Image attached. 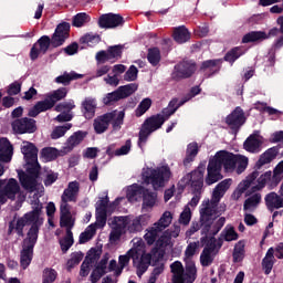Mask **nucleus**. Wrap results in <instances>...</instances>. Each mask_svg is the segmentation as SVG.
Returning a JSON list of instances; mask_svg holds the SVG:
<instances>
[{"label":"nucleus","instance_id":"1","mask_svg":"<svg viewBox=\"0 0 283 283\" xmlns=\"http://www.w3.org/2000/svg\"><path fill=\"white\" fill-rule=\"evenodd\" d=\"M42 213L43 203L36 199L33 202L32 211H29L24 213L23 217H20L17 220L13 219L9 222L8 235L17 233L18 238H24L25 233H23V229L31 226L27 233V238L39 240V231H41V227H43Z\"/></svg>","mask_w":283,"mask_h":283},{"label":"nucleus","instance_id":"2","mask_svg":"<svg viewBox=\"0 0 283 283\" xmlns=\"http://www.w3.org/2000/svg\"><path fill=\"white\" fill-rule=\"evenodd\" d=\"M125 123V109L112 111L109 113L97 116L93 122L95 134H105L109 129V124L115 132H118Z\"/></svg>","mask_w":283,"mask_h":283},{"label":"nucleus","instance_id":"3","mask_svg":"<svg viewBox=\"0 0 283 283\" xmlns=\"http://www.w3.org/2000/svg\"><path fill=\"white\" fill-rule=\"evenodd\" d=\"M142 178L144 185H151L155 191L163 189L167 181L171 178V168L169 166H161L159 168H147L143 174Z\"/></svg>","mask_w":283,"mask_h":283},{"label":"nucleus","instance_id":"4","mask_svg":"<svg viewBox=\"0 0 283 283\" xmlns=\"http://www.w3.org/2000/svg\"><path fill=\"white\" fill-rule=\"evenodd\" d=\"M199 213H200L199 222L193 221L191 223L190 229L187 231V235H193V233L200 231V229H201V235H209V232L211 231V224H213V221L218 220L220 216L218 214V212H216L214 209L207 207L203 203Z\"/></svg>","mask_w":283,"mask_h":283},{"label":"nucleus","instance_id":"5","mask_svg":"<svg viewBox=\"0 0 283 283\" xmlns=\"http://www.w3.org/2000/svg\"><path fill=\"white\" fill-rule=\"evenodd\" d=\"M167 123V118L163 116V114L153 115L144 120L138 134L137 145L140 149H143V145L147 144L149 136L154 134V132H158Z\"/></svg>","mask_w":283,"mask_h":283},{"label":"nucleus","instance_id":"6","mask_svg":"<svg viewBox=\"0 0 283 283\" xmlns=\"http://www.w3.org/2000/svg\"><path fill=\"white\" fill-rule=\"evenodd\" d=\"M137 90L138 85L134 83L119 86L117 90L107 93L103 97V103L107 107H112L114 103H118V101H123L124 98H129V96H132V94H134Z\"/></svg>","mask_w":283,"mask_h":283},{"label":"nucleus","instance_id":"7","mask_svg":"<svg viewBox=\"0 0 283 283\" xmlns=\"http://www.w3.org/2000/svg\"><path fill=\"white\" fill-rule=\"evenodd\" d=\"M197 65L193 60H184L174 66L171 73L172 81H185V78H191L196 74Z\"/></svg>","mask_w":283,"mask_h":283},{"label":"nucleus","instance_id":"8","mask_svg":"<svg viewBox=\"0 0 283 283\" xmlns=\"http://www.w3.org/2000/svg\"><path fill=\"white\" fill-rule=\"evenodd\" d=\"M205 165H200L197 169L192 170L190 174H187L181 179V182L185 184V187L190 185L191 190L202 191V188L205 187Z\"/></svg>","mask_w":283,"mask_h":283},{"label":"nucleus","instance_id":"9","mask_svg":"<svg viewBox=\"0 0 283 283\" xmlns=\"http://www.w3.org/2000/svg\"><path fill=\"white\" fill-rule=\"evenodd\" d=\"M39 239H32L25 237L22 241V250L20 251V266L25 271L30 264H32V260L34 258V247H36V242Z\"/></svg>","mask_w":283,"mask_h":283},{"label":"nucleus","instance_id":"10","mask_svg":"<svg viewBox=\"0 0 283 283\" xmlns=\"http://www.w3.org/2000/svg\"><path fill=\"white\" fill-rule=\"evenodd\" d=\"M21 191V186H19V181L14 178H10L6 184V180L0 179V202L1 205H6L9 200H14L17 198V193Z\"/></svg>","mask_w":283,"mask_h":283},{"label":"nucleus","instance_id":"11","mask_svg":"<svg viewBox=\"0 0 283 283\" xmlns=\"http://www.w3.org/2000/svg\"><path fill=\"white\" fill-rule=\"evenodd\" d=\"M21 154H23L24 167L41 168V164H39V148L33 143L23 142Z\"/></svg>","mask_w":283,"mask_h":283},{"label":"nucleus","instance_id":"12","mask_svg":"<svg viewBox=\"0 0 283 283\" xmlns=\"http://www.w3.org/2000/svg\"><path fill=\"white\" fill-rule=\"evenodd\" d=\"M212 160L217 163L221 169L223 167L224 171H234L235 167H238V155L229 150L217 151Z\"/></svg>","mask_w":283,"mask_h":283},{"label":"nucleus","instance_id":"13","mask_svg":"<svg viewBox=\"0 0 283 283\" xmlns=\"http://www.w3.org/2000/svg\"><path fill=\"white\" fill-rule=\"evenodd\" d=\"M24 169L27 174L24 171L18 172L20 184L27 191H34V189H36V178H39L41 174V168L24 167Z\"/></svg>","mask_w":283,"mask_h":283},{"label":"nucleus","instance_id":"14","mask_svg":"<svg viewBox=\"0 0 283 283\" xmlns=\"http://www.w3.org/2000/svg\"><path fill=\"white\" fill-rule=\"evenodd\" d=\"M115 222L119 229H127L129 233H138V231H143V224H145V216L136 217L132 219V217H117L115 218Z\"/></svg>","mask_w":283,"mask_h":283},{"label":"nucleus","instance_id":"15","mask_svg":"<svg viewBox=\"0 0 283 283\" xmlns=\"http://www.w3.org/2000/svg\"><path fill=\"white\" fill-rule=\"evenodd\" d=\"M231 179H224L221 182H219L213 192H212V199L211 201H206L203 202V205L206 207H209L210 209L214 210V213H218V202H220V199H222L224 197V193H227V191H229V188L231 187Z\"/></svg>","mask_w":283,"mask_h":283},{"label":"nucleus","instance_id":"16","mask_svg":"<svg viewBox=\"0 0 283 283\" xmlns=\"http://www.w3.org/2000/svg\"><path fill=\"white\" fill-rule=\"evenodd\" d=\"M97 25L101 30L123 28L125 25V18L118 13H104L98 18Z\"/></svg>","mask_w":283,"mask_h":283},{"label":"nucleus","instance_id":"17","mask_svg":"<svg viewBox=\"0 0 283 283\" xmlns=\"http://www.w3.org/2000/svg\"><path fill=\"white\" fill-rule=\"evenodd\" d=\"M244 123H247V116L244 115V109L240 106H237L231 114L226 117V124L234 134L240 132Z\"/></svg>","mask_w":283,"mask_h":283},{"label":"nucleus","instance_id":"18","mask_svg":"<svg viewBox=\"0 0 283 283\" xmlns=\"http://www.w3.org/2000/svg\"><path fill=\"white\" fill-rule=\"evenodd\" d=\"M14 134H34L36 120L29 117H21L11 123Z\"/></svg>","mask_w":283,"mask_h":283},{"label":"nucleus","instance_id":"19","mask_svg":"<svg viewBox=\"0 0 283 283\" xmlns=\"http://www.w3.org/2000/svg\"><path fill=\"white\" fill-rule=\"evenodd\" d=\"M72 25L69 22H61L56 25L52 36V48H61L65 44V40L70 39V30Z\"/></svg>","mask_w":283,"mask_h":283},{"label":"nucleus","instance_id":"20","mask_svg":"<svg viewBox=\"0 0 283 283\" xmlns=\"http://www.w3.org/2000/svg\"><path fill=\"white\" fill-rule=\"evenodd\" d=\"M52 48V36L42 35L31 48L30 59L31 61H36L40 54H48V50Z\"/></svg>","mask_w":283,"mask_h":283},{"label":"nucleus","instance_id":"21","mask_svg":"<svg viewBox=\"0 0 283 283\" xmlns=\"http://www.w3.org/2000/svg\"><path fill=\"white\" fill-rule=\"evenodd\" d=\"M109 205V197H102L95 205L96 224L101 229L107 224V207Z\"/></svg>","mask_w":283,"mask_h":283},{"label":"nucleus","instance_id":"22","mask_svg":"<svg viewBox=\"0 0 283 283\" xmlns=\"http://www.w3.org/2000/svg\"><path fill=\"white\" fill-rule=\"evenodd\" d=\"M222 168L218 165V161L210 159L207 167L206 185L211 186L222 180Z\"/></svg>","mask_w":283,"mask_h":283},{"label":"nucleus","instance_id":"23","mask_svg":"<svg viewBox=\"0 0 283 283\" xmlns=\"http://www.w3.org/2000/svg\"><path fill=\"white\" fill-rule=\"evenodd\" d=\"M282 146H273L265 150L259 158V160L255 164V171H260L264 165H269L270 163H273L275 158H277V155L280 154V149Z\"/></svg>","mask_w":283,"mask_h":283},{"label":"nucleus","instance_id":"24","mask_svg":"<svg viewBox=\"0 0 283 283\" xmlns=\"http://www.w3.org/2000/svg\"><path fill=\"white\" fill-rule=\"evenodd\" d=\"M56 104H54V101L50 97V95H46L43 101H39L35 103V105L30 108L28 116L31 118H36L39 114H42V112H49V109H52Z\"/></svg>","mask_w":283,"mask_h":283},{"label":"nucleus","instance_id":"25","mask_svg":"<svg viewBox=\"0 0 283 283\" xmlns=\"http://www.w3.org/2000/svg\"><path fill=\"white\" fill-rule=\"evenodd\" d=\"M78 191H81L78 181L69 182L67 188L64 189L61 196V202H76L78 200Z\"/></svg>","mask_w":283,"mask_h":283},{"label":"nucleus","instance_id":"26","mask_svg":"<svg viewBox=\"0 0 283 283\" xmlns=\"http://www.w3.org/2000/svg\"><path fill=\"white\" fill-rule=\"evenodd\" d=\"M200 70L201 72H205V76H207V78H211V76H216V74H219L220 70H222V60L203 61Z\"/></svg>","mask_w":283,"mask_h":283},{"label":"nucleus","instance_id":"27","mask_svg":"<svg viewBox=\"0 0 283 283\" xmlns=\"http://www.w3.org/2000/svg\"><path fill=\"white\" fill-rule=\"evenodd\" d=\"M14 156V147L6 137L0 138V163H10Z\"/></svg>","mask_w":283,"mask_h":283},{"label":"nucleus","instance_id":"28","mask_svg":"<svg viewBox=\"0 0 283 283\" xmlns=\"http://www.w3.org/2000/svg\"><path fill=\"white\" fill-rule=\"evenodd\" d=\"M96 98L85 97L82 102V114L86 118V120H92L94 116H96Z\"/></svg>","mask_w":283,"mask_h":283},{"label":"nucleus","instance_id":"29","mask_svg":"<svg viewBox=\"0 0 283 283\" xmlns=\"http://www.w3.org/2000/svg\"><path fill=\"white\" fill-rule=\"evenodd\" d=\"M172 39L176 43L182 45V43L191 41V32H189V29L185 25L176 27L172 32Z\"/></svg>","mask_w":283,"mask_h":283},{"label":"nucleus","instance_id":"30","mask_svg":"<svg viewBox=\"0 0 283 283\" xmlns=\"http://www.w3.org/2000/svg\"><path fill=\"white\" fill-rule=\"evenodd\" d=\"M198 279V269L196 262L187 261L186 271L182 274V283H193Z\"/></svg>","mask_w":283,"mask_h":283},{"label":"nucleus","instance_id":"31","mask_svg":"<svg viewBox=\"0 0 283 283\" xmlns=\"http://www.w3.org/2000/svg\"><path fill=\"white\" fill-rule=\"evenodd\" d=\"M260 176V171L254 170L252 174H250L243 182L239 185V189L234 191V196H237V200H239L242 197V193L258 180V177Z\"/></svg>","mask_w":283,"mask_h":283},{"label":"nucleus","instance_id":"32","mask_svg":"<svg viewBox=\"0 0 283 283\" xmlns=\"http://www.w3.org/2000/svg\"><path fill=\"white\" fill-rule=\"evenodd\" d=\"M274 264H275V249L269 248L261 263L265 275H271V271H273Z\"/></svg>","mask_w":283,"mask_h":283},{"label":"nucleus","instance_id":"33","mask_svg":"<svg viewBox=\"0 0 283 283\" xmlns=\"http://www.w3.org/2000/svg\"><path fill=\"white\" fill-rule=\"evenodd\" d=\"M143 196V203L142 209L147 211V209H154L156 206V200H158V193L151 192L149 189H144Z\"/></svg>","mask_w":283,"mask_h":283},{"label":"nucleus","instance_id":"34","mask_svg":"<svg viewBox=\"0 0 283 283\" xmlns=\"http://www.w3.org/2000/svg\"><path fill=\"white\" fill-rule=\"evenodd\" d=\"M170 273H172V283H182V275L185 274V266L182 265V262H172L170 264Z\"/></svg>","mask_w":283,"mask_h":283},{"label":"nucleus","instance_id":"35","mask_svg":"<svg viewBox=\"0 0 283 283\" xmlns=\"http://www.w3.org/2000/svg\"><path fill=\"white\" fill-rule=\"evenodd\" d=\"M243 147L245 151L256 154V151H260V147H262V140H260L256 135H250L243 143Z\"/></svg>","mask_w":283,"mask_h":283},{"label":"nucleus","instance_id":"36","mask_svg":"<svg viewBox=\"0 0 283 283\" xmlns=\"http://www.w3.org/2000/svg\"><path fill=\"white\" fill-rule=\"evenodd\" d=\"M86 136H87V132H83V130L75 132L73 135H71L67 138V140H66V149L69 151H72V149H74V147H77V145L82 140H85Z\"/></svg>","mask_w":283,"mask_h":283},{"label":"nucleus","instance_id":"37","mask_svg":"<svg viewBox=\"0 0 283 283\" xmlns=\"http://www.w3.org/2000/svg\"><path fill=\"white\" fill-rule=\"evenodd\" d=\"M245 51L242 46H234L230 51H228L223 57V61L233 65L240 59V56H244Z\"/></svg>","mask_w":283,"mask_h":283},{"label":"nucleus","instance_id":"38","mask_svg":"<svg viewBox=\"0 0 283 283\" xmlns=\"http://www.w3.org/2000/svg\"><path fill=\"white\" fill-rule=\"evenodd\" d=\"M265 205L268 209H282L283 199L275 192H270L265 196Z\"/></svg>","mask_w":283,"mask_h":283},{"label":"nucleus","instance_id":"39","mask_svg":"<svg viewBox=\"0 0 283 283\" xmlns=\"http://www.w3.org/2000/svg\"><path fill=\"white\" fill-rule=\"evenodd\" d=\"M269 36L264 31H251L243 35L242 43H255L258 41H266Z\"/></svg>","mask_w":283,"mask_h":283},{"label":"nucleus","instance_id":"40","mask_svg":"<svg viewBox=\"0 0 283 283\" xmlns=\"http://www.w3.org/2000/svg\"><path fill=\"white\" fill-rule=\"evenodd\" d=\"M78 78H83V75L75 72H64L63 75L55 77V83H57L59 85L67 86L70 85V83H72V81H78Z\"/></svg>","mask_w":283,"mask_h":283},{"label":"nucleus","instance_id":"41","mask_svg":"<svg viewBox=\"0 0 283 283\" xmlns=\"http://www.w3.org/2000/svg\"><path fill=\"white\" fill-rule=\"evenodd\" d=\"M130 259L133 260L134 266H136V260H138V251H136V249H130L127 251L126 254L119 255V266H122V269H125L126 265L129 264Z\"/></svg>","mask_w":283,"mask_h":283},{"label":"nucleus","instance_id":"42","mask_svg":"<svg viewBox=\"0 0 283 283\" xmlns=\"http://www.w3.org/2000/svg\"><path fill=\"white\" fill-rule=\"evenodd\" d=\"M197 156H198V143L189 144L186 150V157L184 159L185 167H187L189 163H193Z\"/></svg>","mask_w":283,"mask_h":283},{"label":"nucleus","instance_id":"43","mask_svg":"<svg viewBox=\"0 0 283 283\" xmlns=\"http://www.w3.org/2000/svg\"><path fill=\"white\" fill-rule=\"evenodd\" d=\"M73 244H74V233H72V230H66V235L62 240H60L61 251L63 253H67V251L72 249Z\"/></svg>","mask_w":283,"mask_h":283},{"label":"nucleus","instance_id":"44","mask_svg":"<svg viewBox=\"0 0 283 283\" xmlns=\"http://www.w3.org/2000/svg\"><path fill=\"white\" fill-rule=\"evenodd\" d=\"M244 240H240L238 243H235L233 252H232V258H233V262L238 263V262H242V260H244Z\"/></svg>","mask_w":283,"mask_h":283},{"label":"nucleus","instance_id":"45","mask_svg":"<svg viewBox=\"0 0 283 283\" xmlns=\"http://www.w3.org/2000/svg\"><path fill=\"white\" fill-rule=\"evenodd\" d=\"M163 56L160 55V49L158 48H151L148 49V54H147V61L153 65V67H156L157 65L160 64Z\"/></svg>","mask_w":283,"mask_h":283},{"label":"nucleus","instance_id":"46","mask_svg":"<svg viewBox=\"0 0 283 283\" xmlns=\"http://www.w3.org/2000/svg\"><path fill=\"white\" fill-rule=\"evenodd\" d=\"M40 158H43L46 163H52L59 158V149L52 147H45L40 153Z\"/></svg>","mask_w":283,"mask_h":283},{"label":"nucleus","instance_id":"47","mask_svg":"<svg viewBox=\"0 0 283 283\" xmlns=\"http://www.w3.org/2000/svg\"><path fill=\"white\" fill-rule=\"evenodd\" d=\"M171 220H172L171 212L166 211L164 212L161 218L158 220V222L154 224V227H156L158 231L163 232L167 229V227H169V224H171Z\"/></svg>","mask_w":283,"mask_h":283},{"label":"nucleus","instance_id":"48","mask_svg":"<svg viewBox=\"0 0 283 283\" xmlns=\"http://www.w3.org/2000/svg\"><path fill=\"white\" fill-rule=\"evenodd\" d=\"M271 176H272L271 170L261 175L260 178L258 179V185H255L251 188V193H255V191H262V189H264V187H266V182H269V180H271Z\"/></svg>","mask_w":283,"mask_h":283},{"label":"nucleus","instance_id":"49","mask_svg":"<svg viewBox=\"0 0 283 283\" xmlns=\"http://www.w3.org/2000/svg\"><path fill=\"white\" fill-rule=\"evenodd\" d=\"M90 21H92L90 14L81 12L73 17L72 25L73 28H83V25H85V23H90Z\"/></svg>","mask_w":283,"mask_h":283},{"label":"nucleus","instance_id":"50","mask_svg":"<svg viewBox=\"0 0 283 283\" xmlns=\"http://www.w3.org/2000/svg\"><path fill=\"white\" fill-rule=\"evenodd\" d=\"M151 107V98L146 97L144 98L139 105L137 106V108L135 109V116L137 118H140V116L145 115L147 112H149Z\"/></svg>","mask_w":283,"mask_h":283},{"label":"nucleus","instance_id":"51","mask_svg":"<svg viewBox=\"0 0 283 283\" xmlns=\"http://www.w3.org/2000/svg\"><path fill=\"white\" fill-rule=\"evenodd\" d=\"M59 277V272L52 268H45L42 272V283H54Z\"/></svg>","mask_w":283,"mask_h":283},{"label":"nucleus","instance_id":"52","mask_svg":"<svg viewBox=\"0 0 283 283\" xmlns=\"http://www.w3.org/2000/svg\"><path fill=\"white\" fill-rule=\"evenodd\" d=\"M83 260V252H74L71 254V259L66 262V271H72L74 266H78Z\"/></svg>","mask_w":283,"mask_h":283},{"label":"nucleus","instance_id":"53","mask_svg":"<svg viewBox=\"0 0 283 283\" xmlns=\"http://www.w3.org/2000/svg\"><path fill=\"white\" fill-rule=\"evenodd\" d=\"M145 189V187L138 186V184H134L133 186L128 187L126 197L128 198V200H134L136 196H143Z\"/></svg>","mask_w":283,"mask_h":283},{"label":"nucleus","instance_id":"54","mask_svg":"<svg viewBox=\"0 0 283 283\" xmlns=\"http://www.w3.org/2000/svg\"><path fill=\"white\" fill-rule=\"evenodd\" d=\"M259 202H262V195L254 193L253 196L249 197L243 203L244 211H249L251 207H258Z\"/></svg>","mask_w":283,"mask_h":283},{"label":"nucleus","instance_id":"55","mask_svg":"<svg viewBox=\"0 0 283 283\" xmlns=\"http://www.w3.org/2000/svg\"><path fill=\"white\" fill-rule=\"evenodd\" d=\"M80 43H84L86 45H96L101 43V35L86 33L80 39Z\"/></svg>","mask_w":283,"mask_h":283},{"label":"nucleus","instance_id":"56","mask_svg":"<svg viewBox=\"0 0 283 283\" xmlns=\"http://www.w3.org/2000/svg\"><path fill=\"white\" fill-rule=\"evenodd\" d=\"M111 61L123 59V45H113L107 49Z\"/></svg>","mask_w":283,"mask_h":283},{"label":"nucleus","instance_id":"57","mask_svg":"<svg viewBox=\"0 0 283 283\" xmlns=\"http://www.w3.org/2000/svg\"><path fill=\"white\" fill-rule=\"evenodd\" d=\"M69 129H72V124H65L64 126H57L51 134V138L53 140H57V138H63L64 134H67Z\"/></svg>","mask_w":283,"mask_h":283},{"label":"nucleus","instance_id":"58","mask_svg":"<svg viewBox=\"0 0 283 283\" xmlns=\"http://www.w3.org/2000/svg\"><path fill=\"white\" fill-rule=\"evenodd\" d=\"M48 96L51 98V101H54V104L59 103V101H63L65 96H67V88L60 87L56 91H53L52 93L48 94Z\"/></svg>","mask_w":283,"mask_h":283},{"label":"nucleus","instance_id":"59","mask_svg":"<svg viewBox=\"0 0 283 283\" xmlns=\"http://www.w3.org/2000/svg\"><path fill=\"white\" fill-rule=\"evenodd\" d=\"M159 233H160V230H158L157 227L154 226L153 228H150V231H148L144 235V240L147 242V244L149 247H151V244H154L156 242V240L158 239Z\"/></svg>","mask_w":283,"mask_h":283},{"label":"nucleus","instance_id":"60","mask_svg":"<svg viewBox=\"0 0 283 283\" xmlns=\"http://www.w3.org/2000/svg\"><path fill=\"white\" fill-rule=\"evenodd\" d=\"M200 242L201 244H206V249L216 251V242H218V240H216V235L209 237V234H203V237L200 239Z\"/></svg>","mask_w":283,"mask_h":283},{"label":"nucleus","instance_id":"61","mask_svg":"<svg viewBox=\"0 0 283 283\" xmlns=\"http://www.w3.org/2000/svg\"><path fill=\"white\" fill-rule=\"evenodd\" d=\"M224 222H227V219L224 217L219 218L214 224L210 226V231L208 232V235H218V233H220V231L222 230V227H224Z\"/></svg>","mask_w":283,"mask_h":283},{"label":"nucleus","instance_id":"62","mask_svg":"<svg viewBox=\"0 0 283 283\" xmlns=\"http://www.w3.org/2000/svg\"><path fill=\"white\" fill-rule=\"evenodd\" d=\"M60 226L65 227L66 231H72V229H74V219H72V214L60 216Z\"/></svg>","mask_w":283,"mask_h":283},{"label":"nucleus","instance_id":"63","mask_svg":"<svg viewBox=\"0 0 283 283\" xmlns=\"http://www.w3.org/2000/svg\"><path fill=\"white\" fill-rule=\"evenodd\" d=\"M221 235H223L226 242H233V240H238L239 238L238 232H235V228L233 227H230L228 229L226 228Z\"/></svg>","mask_w":283,"mask_h":283},{"label":"nucleus","instance_id":"64","mask_svg":"<svg viewBox=\"0 0 283 283\" xmlns=\"http://www.w3.org/2000/svg\"><path fill=\"white\" fill-rule=\"evenodd\" d=\"M276 24L279 28H281V36L279 39L275 40L273 48L274 50H280L281 48H283V15H280L276 19Z\"/></svg>","mask_w":283,"mask_h":283}]
</instances>
